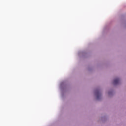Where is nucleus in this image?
Segmentation results:
<instances>
[{"label":"nucleus","mask_w":126,"mask_h":126,"mask_svg":"<svg viewBox=\"0 0 126 126\" xmlns=\"http://www.w3.org/2000/svg\"><path fill=\"white\" fill-rule=\"evenodd\" d=\"M95 94L96 95L97 99H99V98H100V97H101V94H100V92L97 91L95 93Z\"/></svg>","instance_id":"nucleus-2"},{"label":"nucleus","mask_w":126,"mask_h":126,"mask_svg":"<svg viewBox=\"0 0 126 126\" xmlns=\"http://www.w3.org/2000/svg\"><path fill=\"white\" fill-rule=\"evenodd\" d=\"M119 82H120V79L116 78L114 80L113 83L114 85H117V84H119Z\"/></svg>","instance_id":"nucleus-1"}]
</instances>
